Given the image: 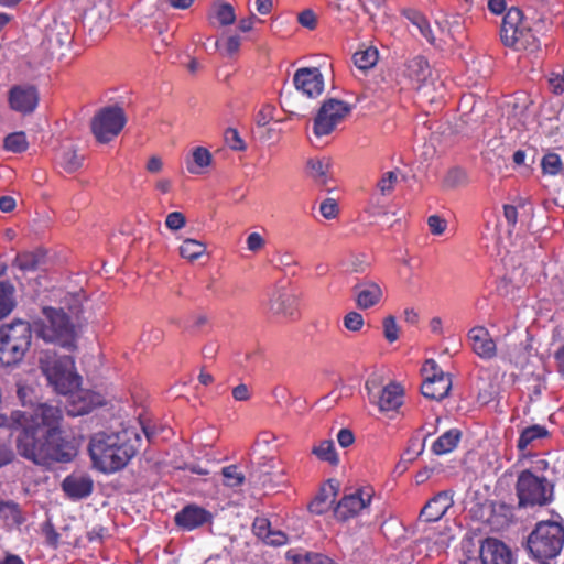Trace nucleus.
Here are the masks:
<instances>
[{
	"mask_svg": "<svg viewBox=\"0 0 564 564\" xmlns=\"http://www.w3.org/2000/svg\"><path fill=\"white\" fill-rule=\"evenodd\" d=\"M306 173L308 176H326L337 174L338 170L330 158L322 156L307 161Z\"/></svg>",
	"mask_w": 564,
	"mask_h": 564,
	"instance_id": "33",
	"label": "nucleus"
},
{
	"mask_svg": "<svg viewBox=\"0 0 564 564\" xmlns=\"http://www.w3.org/2000/svg\"><path fill=\"white\" fill-rule=\"evenodd\" d=\"M262 540L269 545L280 546L288 542V536L281 531L270 530Z\"/></svg>",
	"mask_w": 564,
	"mask_h": 564,
	"instance_id": "58",
	"label": "nucleus"
},
{
	"mask_svg": "<svg viewBox=\"0 0 564 564\" xmlns=\"http://www.w3.org/2000/svg\"><path fill=\"white\" fill-rule=\"evenodd\" d=\"M269 311L274 315L296 319L300 316L299 297L289 289L276 288L269 299Z\"/></svg>",
	"mask_w": 564,
	"mask_h": 564,
	"instance_id": "14",
	"label": "nucleus"
},
{
	"mask_svg": "<svg viewBox=\"0 0 564 564\" xmlns=\"http://www.w3.org/2000/svg\"><path fill=\"white\" fill-rule=\"evenodd\" d=\"M352 58L355 65L359 69L366 70L373 67L377 64L378 51L373 47H368L366 50L356 52Z\"/></svg>",
	"mask_w": 564,
	"mask_h": 564,
	"instance_id": "40",
	"label": "nucleus"
},
{
	"mask_svg": "<svg viewBox=\"0 0 564 564\" xmlns=\"http://www.w3.org/2000/svg\"><path fill=\"white\" fill-rule=\"evenodd\" d=\"M14 286L9 281L0 282V319L8 316L14 308Z\"/></svg>",
	"mask_w": 564,
	"mask_h": 564,
	"instance_id": "36",
	"label": "nucleus"
},
{
	"mask_svg": "<svg viewBox=\"0 0 564 564\" xmlns=\"http://www.w3.org/2000/svg\"><path fill=\"white\" fill-rule=\"evenodd\" d=\"M547 467L549 462L539 458L533 466L518 474L514 489L519 508H540L553 502L555 485L542 473Z\"/></svg>",
	"mask_w": 564,
	"mask_h": 564,
	"instance_id": "3",
	"label": "nucleus"
},
{
	"mask_svg": "<svg viewBox=\"0 0 564 564\" xmlns=\"http://www.w3.org/2000/svg\"><path fill=\"white\" fill-rule=\"evenodd\" d=\"M337 442L344 448L352 445L355 442V435L352 431L349 429H340L337 433Z\"/></svg>",
	"mask_w": 564,
	"mask_h": 564,
	"instance_id": "63",
	"label": "nucleus"
},
{
	"mask_svg": "<svg viewBox=\"0 0 564 564\" xmlns=\"http://www.w3.org/2000/svg\"><path fill=\"white\" fill-rule=\"evenodd\" d=\"M383 336L389 343H394L399 339L400 328L397 325L395 317L392 315L387 316L382 322Z\"/></svg>",
	"mask_w": 564,
	"mask_h": 564,
	"instance_id": "47",
	"label": "nucleus"
},
{
	"mask_svg": "<svg viewBox=\"0 0 564 564\" xmlns=\"http://www.w3.org/2000/svg\"><path fill=\"white\" fill-rule=\"evenodd\" d=\"M404 76L413 88L419 89L431 77V67L423 56H415L406 63Z\"/></svg>",
	"mask_w": 564,
	"mask_h": 564,
	"instance_id": "21",
	"label": "nucleus"
},
{
	"mask_svg": "<svg viewBox=\"0 0 564 564\" xmlns=\"http://www.w3.org/2000/svg\"><path fill=\"white\" fill-rule=\"evenodd\" d=\"M468 340L470 341L471 350L481 359L489 360L497 355V345L487 328L482 326H475L469 329Z\"/></svg>",
	"mask_w": 564,
	"mask_h": 564,
	"instance_id": "17",
	"label": "nucleus"
},
{
	"mask_svg": "<svg viewBox=\"0 0 564 564\" xmlns=\"http://www.w3.org/2000/svg\"><path fill=\"white\" fill-rule=\"evenodd\" d=\"M405 17L430 44H436V36L434 35L431 23L421 12L410 10L405 12Z\"/></svg>",
	"mask_w": 564,
	"mask_h": 564,
	"instance_id": "32",
	"label": "nucleus"
},
{
	"mask_svg": "<svg viewBox=\"0 0 564 564\" xmlns=\"http://www.w3.org/2000/svg\"><path fill=\"white\" fill-rule=\"evenodd\" d=\"M8 102L17 112L32 113L39 105L37 89L32 85H15L9 90Z\"/></svg>",
	"mask_w": 564,
	"mask_h": 564,
	"instance_id": "16",
	"label": "nucleus"
},
{
	"mask_svg": "<svg viewBox=\"0 0 564 564\" xmlns=\"http://www.w3.org/2000/svg\"><path fill=\"white\" fill-rule=\"evenodd\" d=\"M422 371L424 373V380H436L441 375H446L433 359H429L424 362Z\"/></svg>",
	"mask_w": 564,
	"mask_h": 564,
	"instance_id": "55",
	"label": "nucleus"
},
{
	"mask_svg": "<svg viewBox=\"0 0 564 564\" xmlns=\"http://www.w3.org/2000/svg\"><path fill=\"white\" fill-rule=\"evenodd\" d=\"M398 178H378L373 193L383 197L390 196L395 189Z\"/></svg>",
	"mask_w": 564,
	"mask_h": 564,
	"instance_id": "53",
	"label": "nucleus"
},
{
	"mask_svg": "<svg viewBox=\"0 0 564 564\" xmlns=\"http://www.w3.org/2000/svg\"><path fill=\"white\" fill-rule=\"evenodd\" d=\"M127 122L123 109L109 106L100 109L91 121V131L100 143H107L116 138Z\"/></svg>",
	"mask_w": 564,
	"mask_h": 564,
	"instance_id": "9",
	"label": "nucleus"
},
{
	"mask_svg": "<svg viewBox=\"0 0 564 564\" xmlns=\"http://www.w3.org/2000/svg\"><path fill=\"white\" fill-rule=\"evenodd\" d=\"M370 224H377L378 220L388 215V207L380 202L377 193H372L368 205L365 208Z\"/></svg>",
	"mask_w": 564,
	"mask_h": 564,
	"instance_id": "38",
	"label": "nucleus"
},
{
	"mask_svg": "<svg viewBox=\"0 0 564 564\" xmlns=\"http://www.w3.org/2000/svg\"><path fill=\"white\" fill-rule=\"evenodd\" d=\"M62 489L68 498L79 500L91 494L93 480L89 477L70 475L63 480Z\"/></svg>",
	"mask_w": 564,
	"mask_h": 564,
	"instance_id": "23",
	"label": "nucleus"
},
{
	"mask_svg": "<svg viewBox=\"0 0 564 564\" xmlns=\"http://www.w3.org/2000/svg\"><path fill=\"white\" fill-rule=\"evenodd\" d=\"M500 37L506 46L517 51L535 52L540 42L533 34L529 23L523 19L522 12L517 8L507 11L502 19Z\"/></svg>",
	"mask_w": 564,
	"mask_h": 564,
	"instance_id": "8",
	"label": "nucleus"
},
{
	"mask_svg": "<svg viewBox=\"0 0 564 564\" xmlns=\"http://www.w3.org/2000/svg\"><path fill=\"white\" fill-rule=\"evenodd\" d=\"M224 485L236 488L245 482V475L239 470L237 465H229L221 469Z\"/></svg>",
	"mask_w": 564,
	"mask_h": 564,
	"instance_id": "42",
	"label": "nucleus"
},
{
	"mask_svg": "<svg viewBox=\"0 0 564 564\" xmlns=\"http://www.w3.org/2000/svg\"><path fill=\"white\" fill-rule=\"evenodd\" d=\"M186 170L191 174H205L213 163L210 151L202 145L194 147L184 158Z\"/></svg>",
	"mask_w": 564,
	"mask_h": 564,
	"instance_id": "20",
	"label": "nucleus"
},
{
	"mask_svg": "<svg viewBox=\"0 0 564 564\" xmlns=\"http://www.w3.org/2000/svg\"><path fill=\"white\" fill-rule=\"evenodd\" d=\"M3 147L7 151L19 153L28 148V141L24 132H13L4 138Z\"/></svg>",
	"mask_w": 564,
	"mask_h": 564,
	"instance_id": "43",
	"label": "nucleus"
},
{
	"mask_svg": "<svg viewBox=\"0 0 564 564\" xmlns=\"http://www.w3.org/2000/svg\"><path fill=\"white\" fill-rule=\"evenodd\" d=\"M225 143L235 151H241L245 149V142L240 138L238 131L234 128H228L224 133Z\"/></svg>",
	"mask_w": 564,
	"mask_h": 564,
	"instance_id": "50",
	"label": "nucleus"
},
{
	"mask_svg": "<svg viewBox=\"0 0 564 564\" xmlns=\"http://www.w3.org/2000/svg\"><path fill=\"white\" fill-rule=\"evenodd\" d=\"M63 412L58 406L39 404L15 419L21 425L14 444L20 457L45 469L72 462L77 455L73 441L63 435Z\"/></svg>",
	"mask_w": 564,
	"mask_h": 564,
	"instance_id": "1",
	"label": "nucleus"
},
{
	"mask_svg": "<svg viewBox=\"0 0 564 564\" xmlns=\"http://www.w3.org/2000/svg\"><path fill=\"white\" fill-rule=\"evenodd\" d=\"M373 492L371 487H362L354 492L344 495L334 509L335 518L338 521L345 522L357 517L364 509L370 506Z\"/></svg>",
	"mask_w": 564,
	"mask_h": 564,
	"instance_id": "12",
	"label": "nucleus"
},
{
	"mask_svg": "<svg viewBox=\"0 0 564 564\" xmlns=\"http://www.w3.org/2000/svg\"><path fill=\"white\" fill-rule=\"evenodd\" d=\"M528 205L529 203L524 198H518L512 204L503 205V218L506 219L509 234H512L517 228L519 219L523 216V213L520 210L525 212Z\"/></svg>",
	"mask_w": 564,
	"mask_h": 564,
	"instance_id": "31",
	"label": "nucleus"
},
{
	"mask_svg": "<svg viewBox=\"0 0 564 564\" xmlns=\"http://www.w3.org/2000/svg\"><path fill=\"white\" fill-rule=\"evenodd\" d=\"M370 403L378 405L381 412L398 410L403 403V388L401 384L390 382L382 387L378 377H370L365 383Z\"/></svg>",
	"mask_w": 564,
	"mask_h": 564,
	"instance_id": "10",
	"label": "nucleus"
},
{
	"mask_svg": "<svg viewBox=\"0 0 564 564\" xmlns=\"http://www.w3.org/2000/svg\"><path fill=\"white\" fill-rule=\"evenodd\" d=\"M452 505V497L446 491H441L425 503L420 512V519L425 522H436Z\"/></svg>",
	"mask_w": 564,
	"mask_h": 564,
	"instance_id": "19",
	"label": "nucleus"
},
{
	"mask_svg": "<svg viewBox=\"0 0 564 564\" xmlns=\"http://www.w3.org/2000/svg\"><path fill=\"white\" fill-rule=\"evenodd\" d=\"M39 367L48 383L61 394H68L79 386L80 377L74 372V359L58 356L56 351L42 350Z\"/></svg>",
	"mask_w": 564,
	"mask_h": 564,
	"instance_id": "5",
	"label": "nucleus"
},
{
	"mask_svg": "<svg viewBox=\"0 0 564 564\" xmlns=\"http://www.w3.org/2000/svg\"><path fill=\"white\" fill-rule=\"evenodd\" d=\"M206 251V246L195 239H185L180 246V254L188 261H195Z\"/></svg>",
	"mask_w": 564,
	"mask_h": 564,
	"instance_id": "37",
	"label": "nucleus"
},
{
	"mask_svg": "<svg viewBox=\"0 0 564 564\" xmlns=\"http://www.w3.org/2000/svg\"><path fill=\"white\" fill-rule=\"evenodd\" d=\"M15 458V454L10 444L0 440V468L11 464Z\"/></svg>",
	"mask_w": 564,
	"mask_h": 564,
	"instance_id": "57",
	"label": "nucleus"
},
{
	"mask_svg": "<svg viewBox=\"0 0 564 564\" xmlns=\"http://www.w3.org/2000/svg\"><path fill=\"white\" fill-rule=\"evenodd\" d=\"M426 437L423 440L419 435H414L409 440L408 447L403 455L408 462L413 463L419 456H421L425 448Z\"/></svg>",
	"mask_w": 564,
	"mask_h": 564,
	"instance_id": "44",
	"label": "nucleus"
},
{
	"mask_svg": "<svg viewBox=\"0 0 564 564\" xmlns=\"http://www.w3.org/2000/svg\"><path fill=\"white\" fill-rule=\"evenodd\" d=\"M460 438V430L451 429L436 438L431 446V451L437 456L449 454L458 446Z\"/></svg>",
	"mask_w": 564,
	"mask_h": 564,
	"instance_id": "27",
	"label": "nucleus"
},
{
	"mask_svg": "<svg viewBox=\"0 0 564 564\" xmlns=\"http://www.w3.org/2000/svg\"><path fill=\"white\" fill-rule=\"evenodd\" d=\"M337 491V480L329 479L327 485L322 487L318 495L308 505L310 511L315 514H323L328 511L334 503Z\"/></svg>",
	"mask_w": 564,
	"mask_h": 564,
	"instance_id": "24",
	"label": "nucleus"
},
{
	"mask_svg": "<svg viewBox=\"0 0 564 564\" xmlns=\"http://www.w3.org/2000/svg\"><path fill=\"white\" fill-rule=\"evenodd\" d=\"M549 435L545 426L534 424L522 430L517 442V448L524 452L535 441L544 438Z\"/></svg>",
	"mask_w": 564,
	"mask_h": 564,
	"instance_id": "34",
	"label": "nucleus"
},
{
	"mask_svg": "<svg viewBox=\"0 0 564 564\" xmlns=\"http://www.w3.org/2000/svg\"><path fill=\"white\" fill-rule=\"evenodd\" d=\"M209 20L220 26L230 25L236 20L235 10L228 3H215L210 9Z\"/></svg>",
	"mask_w": 564,
	"mask_h": 564,
	"instance_id": "35",
	"label": "nucleus"
},
{
	"mask_svg": "<svg viewBox=\"0 0 564 564\" xmlns=\"http://www.w3.org/2000/svg\"><path fill=\"white\" fill-rule=\"evenodd\" d=\"M350 111L351 107L343 100L335 98L325 100L314 119V134L316 137L328 135Z\"/></svg>",
	"mask_w": 564,
	"mask_h": 564,
	"instance_id": "11",
	"label": "nucleus"
},
{
	"mask_svg": "<svg viewBox=\"0 0 564 564\" xmlns=\"http://www.w3.org/2000/svg\"><path fill=\"white\" fill-rule=\"evenodd\" d=\"M311 453L316 456L318 460L327 463L330 466L336 467L339 464V456L333 440L319 441L312 447Z\"/></svg>",
	"mask_w": 564,
	"mask_h": 564,
	"instance_id": "30",
	"label": "nucleus"
},
{
	"mask_svg": "<svg viewBox=\"0 0 564 564\" xmlns=\"http://www.w3.org/2000/svg\"><path fill=\"white\" fill-rule=\"evenodd\" d=\"M186 224V218L181 212H172L165 218V226L175 231L183 228Z\"/></svg>",
	"mask_w": 564,
	"mask_h": 564,
	"instance_id": "54",
	"label": "nucleus"
},
{
	"mask_svg": "<svg viewBox=\"0 0 564 564\" xmlns=\"http://www.w3.org/2000/svg\"><path fill=\"white\" fill-rule=\"evenodd\" d=\"M33 328L22 319L0 326V362L10 367L20 364L31 347Z\"/></svg>",
	"mask_w": 564,
	"mask_h": 564,
	"instance_id": "6",
	"label": "nucleus"
},
{
	"mask_svg": "<svg viewBox=\"0 0 564 564\" xmlns=\"http://www.w3.org/2000/svg\"><path fill=\"white\" fill-rule=\"evenodd\" d=\"M69 394L73 406V409L69 410L72 415L87 414L97 405L101 404L100 394L89 390H73Z\"/></svg>",
	"mask_w": 564,
	"mask_h": 564,
	"instance_id": "22",
	"label": "nucleus"
},
{
	"mask_svg": "<svg viewBox=\"0 0 564 564\" xmlns=\"http://www.w3.org/2000/svg\"><path fill=\"white\" fill-rule=\"evenodd\" d=\"M264 246V239L259 232H251L247 237V248L248 250L256 252L259 251Z\"/></svg>",
	"mask_w": 564,
	"mask_h": 564,
	"instance_id": "62",
	"label": "nucleus"
},
{
	"mask_svg": "<svg viewBox=\"0 0 564 564\" xmlns=\"http://www.w3.org/2000/svg\"><path fill=\"white\" fill-rule=\"evenodd\" d=\"M40 262V256L31 251L18 253L14 259V265H17L22 271H35Z\"/></svg>",
	"mask_w": 564,
	"mask_h": 564,
	"instance_id": "41",
	"label": "nucleus"
},
{
	"mask_svg": "<svg viewBox=\"0 0 564 564\" xmlns=\"http://www.w3.org/2000/svg\"><path fill=\"white\" fill-rule=\"evenodd\" d=\"M213 519L210 511L195 503L186 505L174 516L175 524L184 531L196 530L206 523H212Z\"/></svg>",
	"mask_w": 564,
	"mask_h": 564,
	"instance_id": "15",
	"label": "nucleus"
},
{
	"mask_svg": "<svg viewBox=\"0 0 564 564\" xmlns=\"http://www.w3.org/2000/svg\"><path fill=\"white\" fill-rule=\"evenodd\" d=\"M294 564H335V562L321 553H307L294 558Z\"/></svg>",
	"mask_w": 564,
	"mask_h": 564,
	"instance_id": "48",
	"label": "nucleus"
},
{
	"mask_svg": "<svg viewBox=\"0 0 564 564\" xmlns=\"http://www.w3.org/2000/svg\"><path fill=\"white\" fill-rule=\"evenodd\" d=\"M381 297L382 290L377 283L367 282L356 286V303L361 310L377 305Z\"/></svg>",
	"mask_w": 564,
	"mask_h": 564,
	"instance_id": "26",
	"label": "nucleus"
},
{
	"mask_svg": "<svg viewBox=\"0 0 564 564\" xmlns=\"http://www.w3.org/2000/svg\"><path fill=\"white\" fill-rule=\"evenodd\" d=\"M0 520L8 527H20L25 517L21 506L14 500H0Z\"/></svg>",
	"mask_w": 564,
	"mask_h": 564,
	"instance_id": "28",
	"label": "nucleus"
},
{
	"mask_svg": "<svg viewBox=\"0 0 564 564\" xmlns=\"http://www.w3.org/2000/svg\"><path fill=\"white\" fill-rule=\"evenodd\" d=\"M451 388V376L441 375L436 380H424L421 386V392L427 399L441 401L448 395Z\"/></svg>",
	"mask_w": 564,
	"mask_h": 564,
	"instance_id": "25",
	"label": "nucleus"
},
{
	"mask_svg": "<svg viewBox=\"0 0 564 564\" xmlns=\"http://www.w3.org/2000/svg\"><path fill=\"white\" fill-rule=\"evenodd\" d=\"M163 166H164V163H163L162 158L158 156V155H153L148 160L145 169H147V172L150 174H158V173L163 172Z\"/></svg>",
	"mask_w": 564,
	"mask_h": 564,
	"instance_id": "64",
	"label": "nucleus"
},
{
	"mask_svg": "<svg viewBox=\"0 0 564 564\" xmlns=\"http://www.w3.org/2000/svg\"><path fill=\"white\" fill-rule=\"evenodd\" d=\"M549 183L544 184V187L553 196L556 205L564 206V178H549Z\"/></svg>",
	"mask_w": 564,
	"mask_h": 564,
	"instance_id": "46",
	"label": "nucleus"
},
{
	"mask_svg": "<svg viewBox=\"0 0 564 564\" xmlns=\"http://www.w3.org/2000/svg\"><path fill=\"white\" fill-rule=\"evenodd\" d=\"M83 160L84 156L77 153L72 143L64 144L57 153V161L67 173L76 172L82 166Z\"/></svg>",
	"mask_w": 564,
	"mask_h": 564,
	"instance_id": "29",
	"label": "nucleus"
},
{
	"mask_svg": "<svg viewBox=\"0 0 564 564\" xmlns=\"http://www.w3.org/2000/svg\"><path fill=\"white\" fill-rule=\"evenodd\" d=\"M564 546V525L555 521H540L527 540L532 558L543 562L556 557Z\"/></svg>",
	"mask_w": 564,
	"mask_h": 564,
	"instance_id": "7",
	"label": "nucleus"
},
{
	"mask_svg": "<svg viewBox=\"0 0 564 564\" xmlns=\"http://www.w3.org/2000/svg\"><path fill=\"white\" fill-rule=\"evenodd\" d=\"M297 20L302 26L307 28L310 30H313L316 26V15L310 9L302 11L299 14Z\"/></svg>",
	"mask_w": 564,
	"mask_h": 564,
	"instance_id": "61",
	"label": "nucleus"
},
{
	"mask_svg": "<svg viewBox=\"0 0 564 564\" xmlns=\"http://www.w3.org/2000/svg\"><path fill=\"white\" fill-rule=\"evenodd\" d=\"M240 45V36L230 35L226 39L215 41L214 51H219L223 56L231 57L238 53Z\"/></svg>",
	"mask_w": 564,
	"mask_h": 564,
	"instance_id": "39",
	"label": "nucleus"
},
{
	"mask_svg": "<svg viewBox=\"0 0 564 564\" xmlns=\"http://www.w3.org/2000/svg\"><path fill=\"white\" fill-rule=\"evenodd\" d=\"M319 212L324 218L334 219L339 213L336 198L330 197L324 199L319 205Z\"/></svg>",
	"mask_w": 564,
	"mask_h": 564,
	"instance_id": "52",
	"label": "nucleus"
},
{
	"mask_svg": "<svg viewBox=\"0 0 564 564\" xmlns=\"http://www.w3.org/2000/svg\"><path fill=\"white\" fill-rule=\"evenodd\" d=\"M43 532H44V535H45V540H46V543L56 549L58 546V543H59V533L55 530L54 525L52 523H46L44 529H43Z\"/></svg>",
	"mask_w": 564,
	"mask_h": 564,
	"instance_id": "60",
	"label": "nucleus"
},
{
	"mask_svg": "<svg viewBox=\"0 0 564 564\" xmlns=\"http://www.w3.org/2000/svg\"><path fill=\"white\" fill-rule=\"evenodd\" d=\"M274 108L270 105L263 106L256 115V122L259 127L267 126L273 119Z\"/></svg>",
	"mask_w": 564,
	"mask_h": 564,
	"instance_id": "59",
	"label": "nucleus"
},
{
	"mask_svg": "<svg viewBox=\"0 0 564 564\" xmlns=\"http://www.w3.org/2000/svg\"><path fill=\"white\" fill-rule=\"evenodd\" d=\"M88 451L94 466L105 474L124 468L135 455L127 433H97L91 437Z\"/></svg>",
	"mask_w": 564,
	"mask_h": 564,
	"instance_id": "2",
	"label": "nucleus"
},
{
	"mask_svg": "<svg viewBox=\"0 0 564 564\" xmlns=\"http://www.w3.org/2000/svg\"><path fill=\"white\" fill-rule=\"evenodd\" d=\"M482 564H511V552L508 546L495 538L485 539L478 550Z\"/></svg>",
	"mask_w": 564,
	"mask_h": 564,
	"instance_id": "18",
	"label": "nucleus"
},
{
	"mask_svg": "<svg viewBox=\"0 0 564 564\" xmlns=\"http://www.w3.org/2000/svg\"><path fill=\"white\" fill-rule=\"evenodd\" d=\"M295 89L307 98H317L324 91V76L317 67H301L293 75Z\"/></svg>",
	"mask_w": 564,
	"mask_h": 564,
	"instance_id": "13",
	"label": "nucleus"
},
{
	"mask_svg": "<svg viewBox=\"0 0 564 564\" xmlns=\"http://www.w3.org/2000/svg\"><path fill=\"white\" fill-rule=\"evenodd\" d=\"M344 326L350 332H358L364 326V317L358 312H349L344 316Z\"/></svg>",
	"mask_w": 564,
	"mask_h": 564,
	"instance_id": "51",
	"label": "nucleus"
},
{
	"mask_svg": "<svg viewBox=\"0 0 564 564\" xmlns=\"http://www.w3.org/2000/svg\"><path fill=\"white\" fill-rule=\"evenodd\" d=\"M542 170L545 174L556 175L563 170V162L557 153H546L541 161Z\"/></svg>",
	"mask_w": 564,
	"mask_h": 564,
	"instance_id": "45",
	"label": "nucleus"
},
{
	"mask_svg": "<svg viewBox=\"0 0 564 564\" xmlns=\"http://www.w3.org/2000/svg\"><path fill=\"white\" fill-rule=\"evenodd\" d=\"M19 414H29L26 411L14 410L10 413V415H6L0 413V427H7L11 431V433H18L21 425L17 423L15 419Z\"/></svg>",
	"mask_w": 564,
	"mask_h": 564,
	"instance_id": "49",
	"label": "nucleus"
},
{
	"mask_svg": "<svg viewBox=\"0 0 564 564\" xmlns=\"http://www.w3.org/2000/svg\"><path fill=\"white\" fill-rule=\"evenodd\" d=\"M44 319L34 322V332L46 343L59 345L74 350L76 348V329L69 316L62 310L45 306Z\"/></svg>",
	"mask_w": 564,
	"mask_h": 564,
	"instance_id": "4",
	"label": "nucleus"
},
{
	"mask_svg": "<svg viewBox=\"0 0 564 564\" xmlns=\"http://www.w3.org/2000/svg\"><path fill=\"white\" fill-rule=\"evenodd\" d=\"M427 225L431 234L435 236L444 234V231L447 228V221L444 218L440 217L438 215H431L427 218Z\"/></svg>",
	"mask_w": 564,
	"mask_h": 564,
	"instance_id": "56",
	"label": "nucleus"
}]
</instances>
